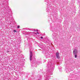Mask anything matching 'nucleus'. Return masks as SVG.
<instances>
[{"label":"nucleus","mask_w":80,"mask_h":80,"mask_svg":"<svg viewBox=\"0 0 80 80\" xmlns=\"http://www.w3.org/2000/svg\"><path fill=\"white\" fill-rule=\"evenodd\" d=\"M56 57L58 59H60V55H59V53L58 52H57L56 53Z\"/></svg>","instance_id":"f257e3e1"},{"label":"nucleus","mask_w":80,"mask_h":80,"mask_svg":"<svg viewBox=\"0 0 80 80\" xmlns=\"http://www.w3.org/2000/svg\"><path fill=\"white\" fill-rule=\"evenodd\" d=\"M30 61H31L32 60V52L31 51L30 52Z\"/></svg>","instance_id":"f03ea898"},{"label":"nucleus","mask_w":80,"mask_h":80,"mask_svg":"<svg viewBox=\"0 0 80 80\" xmlns=\"http://www.w3.org/2000/svg\"><path fill=\"white\" fill-rule=\"evenodd\" d=\"M73 53L74 54H76L78 53V51L77 49H75L73 50Z\"/></svg>","instance_id":"7ed1b4c3"},{"label":"nucleus","mask_w":80,"mask_h":80,"mask_svg":"<svg viewBox=\"0 0 80 80\" xmlns=\"http://www.w3.org/2000/svg\"><path fill=\"white\" fill-rule=\"evenodd\" d=\"M75 58H77V55H75Z\"/></svg>","instance_id":"20e7f679"},{"label":"nucleus","mask_w":80,"mask_h":80,"mask_svg":"<svg viewBox=\"0 0 80 80\" xmlns=\"http://www.w3.org/2000/svg\"><path fill=\"white\" fill-rule=\"evenodd\" d=\"M18 28H20V26H18Z\"/></svg>","instance_id":"39448f33"},{"label":"nucleus","mask_w":80,"mask_h":80,"mask_svg":"<svg viewBox=\"0 0 80 80\" xmlns=\"http://www.w3.org/2000/svg\"><path fill=\"white\" fill-rule=\"evenodd\" d=\"M41 39H43V37H41Z\"/></svg>","instance_id":"423d86ee"},{"label":"nucleus","mask_w":80,"mask_h":80,"mask_svg":"<svg viewBox=\"0 0 80 80\" xmlns=\"http://www.w3.org/2000/svg\"><path fill=\"white\" fill-rule=\"evenodd\" d=\"M14 32H16V31L15 30H14Z\"/></svg>","instance_id":"0eeeda50"},{"label":"nucleus","mask_w":80,"mask_h":80,"mask_svg":"<svg viewBox=\"0 0 80 80\" xmlns=\"http://www.w3.org/2000/svg\"><path fill=\"white\" fill-rule=\"evenodd\" d=\"M37 33H38V32H37Z\"/></svg>","instance_id":"6e6552de"}]
</instances>
